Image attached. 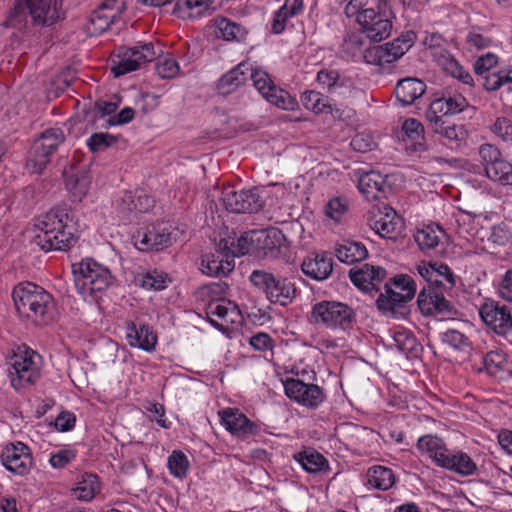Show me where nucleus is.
I'll return each instance as SVG.
<instances>
[{"label":"nucleus","instance_id":"1","mask_svg":"<svg viewBox=\"0 0 512 512\" xmlns=\"http://www.w3.org/2000/svg\"><path fill=\"white\" fill-rule=\"evenodd\" d=\"M17 312L35 324L52 322L56 314V304L50 293L32 282H22L12 291Z\"/></svg>","mask_w":512,"mask_h":512},{"label":"nucleus","instance_id":"2","mask_svg":"<svg viewBox=\"0 0 512 512\" xmlns=\"http://www.w3.org/2000/svg\"><path fill=\"white\" fill-rule=\"evenodd\" d=\"M39 231L34 241L41 250L67 251L77 242L72 225L68 224V214L63 209H52L37 219Z\"/></svg>","mask_w":512,"mask_h":512},{"label":"nucleus","instance_id":"3","mask_svg":"<svg viewBox=\"0 0 512 512\" xmlns=\"http://www.w3.org/2000/svg\"><path fill=\"white\" fill-rule=\"evenodd\" d=\"M57 7L58 0H15L3 25L19 31L25 30L29 23L50 26L59 19Z\"/></svg>","mask_w":512,"mask_h":512},{"label":"nucleus","instance_id":"4","mask_svg":"<svg viewBox=\"0 0 512 512\" xmlns=\"http://www.w3.org/2000/svg\"><path fill=\"white\" fill-rule=\"evenodd\" d=\"M73 276L75 288L84 298L107 289L113 281L110 270L91 258L74 264Z\"/></svg>","mask_w":512,"mask_h":512},{"label":"nucleus","instance_id":"5","mask_svg":"<svg viewBox=\"0 0 512 512\" xmlns=\"http://www.w3.org/2000/svg\"><path fill=\"white\" fill-rule=\"evenodd\" d=\"M41 356L26 345L18 346L9 357L8 376L14 389L20 390L32 385L40 378L39 362Z\"/></svg>","mask_w":512,"mask_h":512},{"label":"nucleus","instance_id":"6","mask_svg":"<svg viewBox=\"0 0 512 512\" xmlns=\"http://www.w3.org/2000/svg\"><path fill=\"white\" fill-rule=\"evenodd\" d=\"M249 279L256 288L265 293L271 303L286 306L296 295L295 285L288 278L266 270H254Z\"/></svg>","mask_w":512,"mask_h":512},{"label":"nucleus","instance_id":"7","mask_svg":"<svg viewBox=\"0 0 512 512\" xmlns=\"http://www.w3.org/2000/svg\"><path fill=\"white\" fill-rule=\"evenodd\" d=\"M65 139V134L60 128H49L43 131L32 144L27 159L28 169L33 173H41Z\"/></svg>","mask_w":512,"mask_h":512},{"label":"nucleus","instance_id":"8","mask_svg":"<svg viewBox=\"0 0 512 512\" xmlns=\"http://www.w3.org/2000/svg\"><path fill=\"white\" fill-rule=\"evenodd\" d=\"M311 317L317 324L331 329L347 330L355 322L354 310L345 303L338 301H321L314 304Z\"/></svg>","mask_w":512,"mask_h":512},{"label":"nucleus","instance_id":"9","mask_svg":"<svg viewBox=\"0 0 512 512\" xmlns=\"http://www.w3.org/2000/svg\"><path fill=\"white\" fill-rule=\"evenodd\" d=\"M478 155L485 176L489 180L504 186H512V163L504 159L496 145L481 144L478 148Z\"/></svg>","mask_w":512,"mask_h":512},{"label":"nucleus","instance_id":"10","mask_svg":"<svg viewBox=\"0 0 512 512\" xmlns=\"http://www.w3.org/2000/svg\"><path fill=\"white\" fill-rule=\"evenodd\" d=\"M156 51L152 43H145L134 47H120L111 63V72L120 77L140 68L143 63L153 61Z\"/></svg>","mask_w":512,"mask_h":512},{"label":"nucleus","instance_id":"11","mask_svg":"<svg viewBox=\"0 0 512 512\" xmlns=\"http://www.w3.org/2000/svg\"><path fill=\"white\" fill-rule=\"evenodd\" d=\"M126 10V0H104L90 15L85 25L88 36H97L117 22Z\"/></svg>","mask_w":512,"mask_h":512},{"label":"nucleus","instance_id":"12","mask_svg":"<svg viewBox=\"0 0 512 512\" xmlns=\"http://www.w3.org/2000/svg\"><path fill=\"white\" fill-rule=\"evenodd\" d=\"M440 64L443 66L445 72L460 80L464 84L472 86L476 82L487 91H496L502 87L501 74L499 72L494 71L492 73L477 77L474 80L472 75L465 71L459 62L447 51H444V53L441 54Z\"/></svg>","mask_w":512,"mask_h":512},{"label":"nucleus","instance_id":"13","mask_svg":"<svg viewBox=\"0 0 512 512\" xmlns=\"http://www.w3.org/2000/svg\"><path fill=\"white\" fill-rule=\"evenodd\" d=\"M362 33L372 41L380 42L390 36L392 21L386 11L367 8L357 15Z\"/></svg>","mask_w":512,"mask_h":512},{"label":"nucleus","instance_id":"14","mask_svg":"<svg viewBox=\"0 0 512 512\" xmlns=\"http://www.w3.org/2000/svg\"><path fill=\"white\" fill-rule=\"evenodd\" d=\"M443 291L433 285H426L421 289L417 304L423 315L453 318L458 314L455 306L445 298Z\"/></svg>","mask_w":512,"mask_h":512},{"label":"nucleus","instance_id":"15","mask_svg":"<svg viewBox=\"0 0 512 512\" xmlns=\"http://www.w3.org/2000/svg\"><path fill=\"white\" fill-rule=\"evenodd\" d=\"M133 242L143 252L163 250L173 243L171 226L164 223L148 226L133 235Z\"/></svg>","mask_w":512,"mask_h":512},{"label":"nucleus","instance_id":"16","mask_svg":"<svg viewBox=\"0 0 512 512\" xmlns=\"http://www.w3.org/2000/svg\"><path fill=\"white\" fill-rule=\"evenodd\" d=\"M221 199L225 209L233 213L258 212L264 205L257 188L241 191L227 188L223 190Z\"/></svg>","mask_w":512,"mask_h":512},{"label":"nucleus","instance_id":"17","mask_svg":"<svg viewBox=\"0 0 512 512\" xmlns=\"http://www.w3.org/2000/svg\"><path fill=\"white\" fill-rule=\"evenodd\" d=\"M479 315L485 325L499 336H506L512 331L511 312L499 302L486 300L479 308Z\"/></svg>","mask_w":512,"mask_h":512},{"label":"nucleus","instance_id":"18","mask_svg":"<svg viewBox=\"0 0 512 512\" xmlns=\"http://www.w3.org/2000/svg\"><path fill=\"white\" fill-rule=\"evenodd\" d=\"M283 384L287 397L305 407L316 408L325 399L324 390L316 384H307L294 378L286 379Z\"/></svg>","mask_w":512,"mask_h":512},{"label":"nucleus","instance_id":"19","mask_svg":"<svg viewBox=\"0 0 512 512\" xmlns=\"http://www.w3.org/2000/svg\"><path fill=\"white\" fill-rule=\"evenodd\" d=\"M1 462L8 471L20 476L28 474L33 464L29 447L21 442L7 445L1 454Z\"/></svg>","mask_w":512,"mask_h":512},{"label":"nucleus","instance_id":"20","mask_svg":"<svg viewBox=\"0 0 512 512\" xmlns=\"http://www.w3.org/2000/svg\"><path fill=\"white\" fill-rule=\"evenodd\" d=\"M218 414L221 424L238 438L246 439L259 432V426L237 408H226Z\"/></svg>","mask_w":512,"mask_h":512},{"label":"nucleus","instance_id":"21","mask_svg":"<svg viewBox=\"0 0 512 512\" xmlns=\"http://www.w3.org/2000/svg\"><path fill=\"white\" fill-rule=\"evenodd\" d=\"M387 272L380 266L364 264L349 270L351 282L364 292L378 291L380 284L385 280Z\"/></svg>","mask_w":512,"mask_h":512},{"label":"nucleus","instance_id":"22","mask_svg":"<svg viewBox=\"0 0 512 512\" xmlns=\"http://www.w3.org/2000/svg\"><path fill=\"white\" fill-rule=\"evenodd\" d=\"M407 303V300L402 299V297L391 288L390 283L385 284V293H381L376 300L377 308L383 315L396 319L406 317L409 312Z\"/></svg>","mask_w":512,"mask_h":512},{"label":"nucleus","instance_id":"23","mask_svg":"<svg viewBox=\"0 0 512 512\" xmlns=\"http://www.w3.org/2000/svg\"><path fill=\"white\" fill-rule=\"evenodd\" d=\"M438 467L452 471L462 477L473 476L478 471L474 460L461 450H447Z\"/></svg>","mask_w":512,"mask_h":512},{"label":"nucleus","instance_id":"24","mask_svg":"<svg viewBox=\"0 0 512 512\" xmlns=\"http://www.w3.org/2000/svg\"><path fill=\"white\" fill-rule=\"evenodd\" d=\"M301 270L314 280H325L333 271L332 258L327 252L311 253L303 260Z\"/></svg>","mask_w":512,"mask_h":512},{"label":"nucleus","instance_id":"25","mask_svg":"<svg viewBox=\"0 0 512 512\" xmlns=\"http://www.w3.org/2000/svg\"><path fill=\"white\" fill-rule=\"evenodd\" d=\"M126 339L131 347L151 352L155 349L157 335L148 325L129 321L126 324Z\"/></svg>","mask_w":512,"mask_h":512},{"label":"nucleus","instance_id":"26","mask_svg":"<svg viewBox=\"0 0 512 512\" xmlns=\"http://www.w3.org/2000/svg\"><path fill=\"white\" fill-rule=\"evenodd\" d=\"M251 64L243 61L220 77L217 90L222 95H229L236 91L249 79Z\"/></svg>","mask_w":512,"mask_h":512},{"label":"nucleus","instance_id":"27","mask_svg":"<svg viewBox=\"0 0 512 512\" xmlns=\"http://www.w3.org/2000/svg\"><path fill=\"white\" fill-rule=\"evenodd\" d=\"M287 240L283 232L278 228L258 230V248L267 257L280 256L283 249L287 248Z\"/></svg>","mask_w":512,"mask_h":512},{"label":"nucleus","instance_id":"28","mask_svg":"<svg viewBox=\"0 0 512 512\" xmlns=\"http://www.w3.org/2000/svg\"><path fill=\"white\" fill-rule=\"evenodd\" d=\"M370 226L381 237L393 239L400 233L403 222L401 217L392 208H389L385 213L374 215Z\"/></svg>","mask_w":512,"mask_h":512},{"label":"nucleus","instance_id":"29","mask_svg":"<svg viewBox=\"0 0 512 512\" xmlns=\"http://www.w3.org/2000/svg\"><path fill=\"white\" fill-rule=\"evenodd\" d=\"M293 458L310 474H327L330 472L328 460L314 448L306 447L295 453Z\"/></svg>","mask_w":512,"mask_h":512},{"label":"nucleus","instance_id":"30","mask_svg":"<svg viewBox=\"0 0 512 512\" xmlns=\"http://www.w3.org/2000/svg\"><path fill=\"white\" fill-rule=\"evenodd\" d=\"M426 91V84L418 79L407 77L397 82L395 87L396 99L402 106H409L420 98Z\"/></svg>","mask_w":512,"mask_h":512},{"label":"nucleus","instance_id":"31","mask_svg":"<svg viewBox=\"0 0 512 512\" xmlns=\"http://www.w3.org/2000/svg\"><path fill=\"white\" fill-rule=\"evenodd\" d=\"M387 187L386 176L378 171L365 172L358 179V188L368 200L379 199Z\"/></svg>","mask_w":512,"mask_h":512},{"label":"nucleus","instance_id":"32","mask_svg":"<svg viewBox=\"0 0 512 512\" xmlns=\"http://www.w3.org/2000/svg\"><path fill=\"white\" fill-rule=\"evenodd\" d=\"M202 273L212 277H225L233 271L235 262L233 259H223L213 253L205 254L201 259Z\"/></svg>","mask_w":512,"mask_h":512},{"label":"nucleus","instance_id":"33","mask_svg":"<svg viewBox=\"0 0 512 512\" xmlns=\"http://www.w3.org/2000/svg\"><path fill=\"white\" fill-rule=\"evenodd\" d=\"M335 254L339 261L352 265L365 260L368 257V250L361 242L344 240L336 246Z\"/></svg>","mask_w":512,"mask_h":512},{"label":"nucleus","instance_id":"34","mask_svg":"<svg viewBox=\"0 0 512 512\" xmlns=\"http://www.w3.org/2000/svg\"><path fill=\"white\" fill-rule=\"evenodd\" d=\"M416 447L420 452L429 454L437 466L448 450L443 439L430 434L421 436L417 441Z\"/></svg>","mask_w":512,"mask_h":512},{"label":"nucleus","instance_id":"35","mask_svg":"<svg viewBox=\"0 0 512 512\" xmlns=\"http://www.w3.org/2000/svg\"><path fill=\"white\" fill-rule=\"evenodd\" d=\"M395 483L393 471L385 466L375 465L367 471V484L374 489L386 491Z\"/></svg>","mask_w":512,"mask_h":512},{"label":"nucleus","instance_id":"36","mask_svg":"<svg viewBox=\"0 0 512 512\" xmlns=\"http://www.w3.org/2000/svg\"><path fill=\"white\" fill-rule=\"evenodd\" d=\"M65 185L73 201H81L87 194L91 183L90 176L86 172L64 173Z\"/></svg>","mask_w":512,"mask_h":512},{"label":"nucleus","instance_id":"37","mask_svg":"<svg viewBox=\"0 0 512 512\" xmlns=\"http://www.w3.org/2000/svg\"><path fill=\"white\" fill-rule=\"evenodd\" d=\"M416 34L413 31H406L398 38L383 45L387 48L386 52L389 55V64L401 58L414 44Z\"/></svg>","mask_w":512,"mask_h":512},{"label":"nucleus","instance_id":"38","mask_svg":"<svg viewBox=\"0 0 512 512\" xmlns=\"http://www.w3.org/2000/svg\"><path fill=\"white\" fill-rule=\"evenodd\" d=\"M432 130L441 137L447 139L452 145L458 147L467 136V130L461 124H453L448 121L436 122Z\"/></svg>","mask_w":512,"mask_h":512},{"label":"nucleus","instance_id":"39","mask_svg":"<svg viewBox=\"0 0 512 512\" xmlns=\"http://www.w3.org/2000/svg\"><path fill=\"white\" fill-rule=\"evenodd\" d=\"M212 3V0H177L174 13L182 18L199 17L211 7Z\"/></svg>","mask_w":512,"mask_h":512},{"label":"nucleus","instance_id":"40","mask_svg":"<svg viewBox=\"0 0 512 512\" xmlns=\"http://www.w3.org/2000/svg\"><path fill=\"white\" fill-rule=\"evenodd\" d=\"M367 38L362 31L348 33L341 45L342 52L353 60H358L362 57Z\"/></svg>","mask_w":512,"mask_h":512},{"label":"nucleus","instance_id":"41","mask_svg":"<svg viewBox=\"0 0 512 512\" xmlns=\"http://www.w3.org/2000/svg\"><path fill=\"white\" fill-rule=\"evenodd\" d=\"M79 500L90 501L100 491L98 476L92 473H85L73 490Z\"/></svg>","mask_w":512,"mask_h":512},{"label":"nucleus","instance_id":"42","mask_svg":"<svg viewBox=\"0 0 512 512\" xmlns=\"http://www.w3.org/2000/svg\"><path fill=\"white\" fill-rule=\"evenodd\" d=\"M395 347L404 355L415 356L419 351V343L412 332L400 329L393 332L392 335Z\"/></svg>","mask_w":512,"mask_h":512},{"label":"nucleus","instance_id":"43","mask_svg":"<svg viewBox=\"0 0 512 512\" xmlns=\"http://www.w3.org/2000/svg\"><path fill=\"white\" fill-rule=\"evenodd\" d=\"M442 232L438 226L436 228L426 226L416 231L414 239L422 251L430 252L438 246L440 241L439 234Z\"/></svg>","mask_w":512,"mask_h":512},{"label":"nucleus","instance_id":"44","mask_svg":"<svg viewBox=\"0 0 512 512\" xmlns=\"http://www.w3.org/2000/svg\"><path fill=\"white\" fill-rule=\"evenodd\" d=\"M301 102L306 109L313 111L315 114L331 111L328 96L317 91L308 90L303 92Z\"/></svg>","mask_w":512,"mask_h":512},{"label":"nucleus","instance_id":"45","mask_svg":"<svg viewBox=\"0 0 512 512\" xmlns=\"http://www.w3.org/2000/svg\"><path fill=\"white\" fill-rule=\"evenodd\" d=\"M265 99L283 110H294L298 103L287 91L279 87H270Z\"/></svg>","mask_w":512,"mask_h":512},{"label":"nucleus","instance_id":"46","mask_svg":"<svg viewBox=\"0 0 512 512\" xmlns=\"http://www.w3.org/2000/svg\"><path fill=\"white\" fill-rule=\"evenodd\" d=\"M402 131L407 136V138L414 141L413 150L416 152L424 151L425 145L420 141L423 139L424 127L423 125L414 118H409L405 120L402 125Z\"/></svg>","mask_w":512,"mask_h":512},{"label":"nucleus","instance_id":"47","mask_svg":"<svg viewBox=\"0 0 512 512\" xmlns=\"http://www.w3.org/2000/svg\"><path fill=\"white\" fill-rule=\"evenodd\" d=\"M390 283L399 290L396 292L402 297V299L409 302L414 298L416 293V283L411 276L407 274H400L390 279Z\"/></svg>","mask_w":512,"mask_h":512},{"label":"nucleus","instance_id":"48","mask_svg":"<svg viewBox=\"0 0 512 512\" xmlns=\"http://www.w3.org/2000/svg\"><path fill=\"white\" fill-rule=\"evenodd\" d=\"M218 28L223 39L227 41H242L246 38L247 31L240 24L232 22L228 19H221Z\"/></svg>","mask_w":512,"mask_h":512},{"label":"nucleus","instance_id":"49","mask_svg":"<svg viewBox=\"0 0 512 512\" xmlns=\"http://www.w3.org/2000/svg\"><path fill=\"white\" fill-rule=\"evenodd\" d=\"M450 111L448 110L446 103V96L441 98H437L433 100L429 108L426 111V118L429 121L430 126H435L436 122H444L445 116L450 115Z\"/></svg>","mask_w":512,"mask_h":512},{"label":"nucleus","instance_id":"50","mask_svg":"<svg viewBox=\"0 0 512 512\" xmlns=\"http://www.w3.org/2000/svg\"><path fill=\"white\" fill-rule=\"evenodd\" d=\"M123 202L126 204L127 209L131 212H146L154 205L153 198L143 193L126 194Z\"/></svg>","mask_w":512,"mask_h":512},{"label":"nucleus","instance_id":"51","mask_svg":"<svg viewBox=\"0 0 512 512\" xmlns=\"http://www.w3.org/2000/svg\"><path fill=\"white\" fill-rule=\"evenodd\" d=\"M435 274L437 276H434V278L438 281L433 283V286L443 290H451L455 287V275L447 264L436 262Z\"/></svg>","mask_w":512,"mask_h":512},{"label":"nucleus","instance_id":"52","mask_svg":"<svg viewBox=\"0 0 512 512\" xmlns=\"http://www.w3.org/2000/svg\"><path fill=\"white\" fill-rule=\"evenodd\" d=\"M168 468L170 473L177 478H184L187 475L189 461L181 451H173L168 457Z\"/></svg>","mask_w":512,"mask_h":512},{"label":"nucleus","instance_id":"53","mask_svg":"<svg viewBox=\"0 0 512 512\" xmlns=\"http://www.w3.org/2000/svg\"><path fill=\"white\" fill-rule=\"evenodd\" d=\"M118 142V136L108 133H94L87 140L91 152L97 153L106 150Z\"/></svg>","mask_w":512,"mask_h":512},{"label":"nucleus","instance_id":"54","mask_svg":"<svg viewBox=\"0 0 512 512\" xmlns=\"http://www.w3.org/2000/svg\"><path fill=\"white\" fill-rule=\"evenodd\" d=\"M255 246L258 247V230H251L242 234L234 246V255H246L253 252Z\"/></svg>","mask_w":512,"mask_h":512},{"label":"nucleus","instance_id":"55","mask_svg":"<svg viewBox=\"0 0 512 512\" xmlns=\"http://www.w3.org/2000/svg\"><path fill=\"white\" fill-rule=\"evenodd\" d=\"M386 49L383 48V45L366 47L361 58L368 64L384 67L389 64V55Z\"/></svg>","mask_w":512,"mask_h":512},{"label":"nucleus","instance_id":"56","mask_svg":"<svg viewBox=\"0 0 512 512\" xmlns=\"http://www.w3.org/2000/svg\"><path fill=\"white\" fill-rule=\"evenodd\" d=\"M505 364V355L500 351H489L483 357L484 369L491 376H495L497 373L504 370Z\"/></svg>","mask_w":512,"mask_h":512},{"label":"nucleus","instance_id":"57","mask_svg":"<svg viewBox=\"0 0 512 512\" xmlns=\"http://www.w3.org/2000/svg\"><path fill=\"white\" fill-rule=\"evenodd\" d=\"M490 131L503 142L512 145V121L506 117H497Z\"/></svg>","mask_w":512,"mask_h":512},{"label":"nucleus","instance_id":"58","mask_svg":"<svg viewBox=\"0 0 512 512\" xmlns=\"http://www.w3.org/2000/svg\"><path fill=\"white\" fill-rule=\"evenodd\" d=\"M180 70L178 62L172 57H162L156 63L157 74L163 79H171L178 75Z\"/></svg>","mask_w":512,"mask_h":512},{"label":"nucleus","instance_id":"59","mask_svg":"<svg viewBox=\"0 0 512 512\" xmlns=\"http://www.w3.org/2000/svg\"><path fill=\"white\" fill-rule=\"evenodd\" d=\"M249 78L252 79L254 87L264 98L270 87H276L267 72L261 69H254L252 66L249 72Z\"/></svg>","mask_w":512,"mask_h":512},{"label":"nucleus","instance_id":"60","mask_svg":"<svg viewBox=\"0 0 512 512\" xmlns=\"http://www.w3.org/2000/svg\"><path fill=\"white\" fill-rule=\"evenodd\" d=\"M230 313V309L226 305L224 301H212L208 304L206 308V314L209 318V321L215 327H219L216 321L212 318L216 316L217 318L225 321V322H233L232 319H228Z\"/></svg>","mask_w":512,"mask_h":512},{"label":"nucleus","instance_id":"61","mask_svg":"<svg viewBox=\"0 0 512 512\" xmlns=\"http://www.w3.org/2000/svg\"><path fill=\"white\" fill-rule=\"evenodd\" d=\"M498 57L493 53H486L480 56L473 65L475 77H480L492 73V69L497 65Z\"/></svg>","mask_w":512,"mask_h":512},{"label":"nucleus","instance_id":"62","mask_svg":"<svg viewBox=\"0 0 512 512\" xmlns=\"http://www.w3.org/2000/svg\"><path fill=\"white\" fill-rule=\"evenodd\" d=\"M442 340L444 343L458 350H465L470 346L469 338L458 330H448L443 333Z\"/></svg>","mask_w":512,"mask_h":512},{"label":"nucleus","instance_id":"63","mask_svg":"<svg viewBox=\"0 0 512 512\" xmlns=\"http://www.w3.org/2000/svg\"><path fill=\"white\" fill-rule=\"evenodd\" d=\"M139 281L145 289L162 290L166 287L165 277L156 270L143 274Z\"/></svg>","mask_w":512,"mask_h":512},{"label":"nucleus","instance_id":"64","mask_svg":"<svg viewBox=\"0 0 512 512\" xmlns=\"http://www.w3.org/2000/svg\"><path fill=\"white\" fill-rule=\"evenodd\" d=\"M347 209V200L340 197L332 198L325 206L326 215L335 221H338L346 213Z\"/></svg>","mask_w":512,"mask_h":512}]
</instances>
